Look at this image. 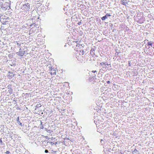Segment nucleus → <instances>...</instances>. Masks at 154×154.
<instances>
[{"instance_id": "nucleus-1", "label": "nucleus", "mask_w": 154, "mask_h": 154, "mask_svg": "<svg viewBox=\"0 0 154 154\" xmlns=\"http://www.w3.org/2000/svg\"><path fill=\"white\" fill-rule=\"evenodd\" d=\"M68 120V144L69 145V146L71 147L72 145V143H73L75 137L70 134L73 133L72 131L74 132L76 124L74 119L72 120L69 119Z\"/></svg>"}, {"instance_id": "nucleus-2", "label": "nucleus", "mask_w": 154, "mask_h": 154, "mask_svg": "<svg viewBox=\"0 0 154 154\" xmlns=\"http://www.w3.org/2000/svg\"><path fill=\"white\" fill-rule=\"evenodd\" d=\"M69 16L71 17L68 18V23L69 24H68V28L69 29H68V33L70 34V38H72L73 37V35L72 32H74V25L72 23V22L71 20L70 21V19H72V17L70 16ZM71 20H72V19H71Z\"/></svg>"}, {"instance_id": "nucleus-3", "label": "nucleus", "mask_w": 154, "mask_h": 154, "mask_svg": "<svg viewBox=\"0 0 154 154\" xmlns=\"http://www.w3.org/2000/svg\"><path fill=\"white\" fill-rule=\"evenodd\" d=\"M21 8L24 12L27 13L30 9V5L29 3H25L23 5Z\"/></svg>"}, {"instance_id": "nucleus-4", "label": "nucleus", "mask_w": 154, "mask_h": 154, "mask_svg": "<svg viewBox=\"0 0 154 154\" xmlns=\"http://www.w3.org/2000/svg\"><path fill=\"white\" fill-rule=\"evenodd\" d=\"M136 20L138 23L142 24L143 23L144 21H145V18L143 16H139L136 19Z\"/></svg>"}, {"instance_id": "nucleus-5", "label": "nucleus", "mask_w": 154, "mask_h": 154, "mask_svg": "<svg viewBox=\"0 0 154 154\" xmlns=\"http://www.w3.org/2000/svg\"><path fill=\"white\" fill-rule=\"evenodd\" d=\"M110 64H108L107 62H101L100 63L99 66H102L103 69H106L108 68L107 66H106V65L108 66Z\"/></svg>"}, {"instance_id": "nucleus-6", "label": "nucleus", "mask_w": 154, "mask_h": 154, "mask_svg": "<svg viewBox=\"0 0 154 154\" xmlns=\"http://www.w3.org/2000/svg\"><path fill=\"white\" fill-rule=\"evenodd\" d=\"M11 84L7 86L8 90V92L7 93V94H8V93H9V94L7 95V96H9V95L12 94L13 90L11 88Z\"/></svg>"}, {"instance_id": "nucleus-7", "label": "nucleus", "mask_w": 154, "mask_h": 154, "mask_svg": "<svg viewBox=\"0 0 154 154\" xmlns=\"http://www.w3.org/2000/svg\"><path fill=\"white\" fill-rule=\"evenodd\" d=\"M153 42H148L145 45V48L146 49H149L150 48V46H151L152 47V45L153 44Z\"/></svg>"}, {"instance_id": "nucleus-8", "label": "nucleus", "mask_w": 154, "mask_h": 154, "mask_svg": "<svg viewBox=\"0 0 154 154\" xmlns=\"http://www.w3.org/2000/svg\"><path fill=\"white\" fill-rule=\"evenodd\" d=\"M14 74H13V73L12 72H9V75L8 76V78H9V79H10L12 77H14Z\"/></svg>"}, {"instance_id": "nucleus-9", "label": "nucleus", "mask_w": 154, "mask_h": 154, "mask_svg": "<svg viewBox=\"0 0 154 154\" xmlns=\"http://www.w3.org/2000/svg\"><path fill=\"white\" fill-rule=\"evenodd\" d=\"M95 49L94 48H92L90 51V54L93 57L95 55Z\"/></svg>"}, {"instance_id": "nucleus-10", "label": "nucleus", "mask_w": 154, "mask_h": 154, "mask_svg": "<svg viewBox=\"0 0 154 154\" xmlns=\"http://www.w3.org/2000/svg\"><path fill=\"white\" fill-rule=\"evenodd\" d=\"M50 73L51 75H55L56 74V70L54 69H51Z\"/></svg>"}, {"instance_id": "nucleus-11", "label": "nucleus", "mask_w": 154, "mask_h": 154, "mask_svg": "<svg viewBox=\"0 0 154 154\" xmlns=\"http://www.w3.org/2000/svg\"><path fill=\"white\" fill-rule=\"evenodd\" d=\"M120 2L122 5L125 6H126L128 4V2H125V1L124 0H121Z\"/></svg>"}, {"instance_id": "nucleus-12", "label": "nucleus", "mask_w": 154, "mask_h": 154, "mask_svg": "<svg viewBox=\"0 0 154 154\" xmlns=\"http://www.w3.org/2000/svg\"><path fill=\"white\" fill-rule=\"evenodd\" d=\"M76 44V42H72V43L71 42L69 41V42H68V45H75Z\"/></svg>"}, {"instance_id": "nucleus-13", "label": "nucleus", "mask_w": 154, "mask_h": 154, "mask_svg": "<svg viewBox=\"0 0 154 154\" xmlns=\"http://www.w3.org/2000/svg\"><path fill=\"white\" fill-rule=\"evenodd\" d=\"M132 153V154H140V153L136 149L133 151Z\"/></svg>"}, {"instance_id": "nucleus-14", "label": "nucleus", "mask_w": 154, "mask_h": 154, "mask_svg": "<svg viewBox=\"0 0 154 154\" xmlns=\"http://www.w3.org/2000/svg\"><path fill=\"white\" fill-rule=\"evenodd\" d=\"M79 7L80 8H82L83 9H85L86 8V6L85 5L82 4L80 5Z\"/></svg>"}, {"instance_id": "nucleus-15", "label": "nucleus", "mask_w": 154, "mask_h": 154, "mask_svg": "<svg viewBox=\"0 0 154 154\" xmlns=\"http://www.w3.org/2000/svg\"><path fill=\"white\" fill-rule=\"evenodd\" d=\"M116 52L115 54V55L116 56H118L119 54L120 53V51L118 50H116Z\"/></svg>"}, {"instance_id": "nucleus-16", "label": "nucleus", "mask_w": 154, "mask_h": 154, "mask_svg": "<svg viewBox=\"0 0 154 154\" xmlns=\"http://www.w3.org/2000/svg\"><path fill=\"white\" fill-rule=\"evenodd\" d=\"M73 14V12H72V10L71 9H69V11L68 12V16H69V14H70V15H71L72 14Z\"/></svg>"}, {"instance_id": "nucleus-17", "label": "nucleus", "mask_w": 154, "mask_h": 154, "mask_svg": "<svg viewBox=\"0 0 154 154\" xmlns=\"http://www.w3.org/2000/svg\"><path fill=\"white\" fill-rule=\"evenodd\" d=\"M18 55H19L20 56H22L24 55V53L22 51H19V52H18Z\"/></svg>"}, {"instance_id": "nucleus-18", "label": "nucleus", "mask_w": 154, "mask_h": 154, "mask_svg": "<svg viewBox=\"0 0 154 154\" xmlns=\"http://www.w3.org/2000/svg\"><path fill=\"white\" fill-rule=\"evenodd\" d=\"M75 45H76V46L79 47L81 49H82V48L83 47L82 46L83 45H77V44Z\"/></svg>"}, {"instance_id": "nucleus-19", "label": "nucleus", "mask_w": 154, "mask_h": 154, "mask_svg": "<svg viewBox=\"0 0 154 154\" xmlns=\"http://www.w3.org/2000/svg\"><path fill=\"white\" fill-rule=\"evenodd\" d=\"M97 74V73H94L93 75H92V78H93V79H96V75Z\"/></svg>"}, {"instance_id": "nucleus-20", "label": "nucleus", "mask_w": 154, "mask_h": 154, "mask_svg": "<svg viewBox=\"0 0 154 154\" xmlns=\"http://www.w3.org/2000/svg\"><path fill=\"white\" fill-rule=\"evenodd\" d=\"M106 19H107V18L105 16V15L101 18V20L103 21L105 20Z\"/></svg>"}, {"instance_id": "nucleus-21", "label": "nucleus", "mask_w": 154, "mask_h": 154, "mask_svg": "<svg viewBox=\"0 0 154 154\" xmlns=\"http://www.w3.org/2000/svg\"><path fill=\"white\" fill-rule=\"evenodd\" d=\"M133 60H131L129 61H128V66H131V64H132V63H131V62Z\"/></svg>"}, {"instance_id": "nucleus-22", "label": "nucleus", "mask_w": 154, "mask_h": 154, "mask_svg": "<svg viewBox=\"0 0 154 154\" xmlns=\"http://www.w3.org/2000/svg\"><path fill=\"white\" fill-rule=\"evenodd\" d=\"M89 80L90 81H92L94 79H93V78H92V77L91 75L90 77L89 78Z\"/></svg>"}, {"instance_id": "nucleus-23", "label": "nucleus", "mask_w": 154, "mask_h": 154, "mask_svg": "<svg viewBox=\"0 0 154 154\" xmlns=\"http://www.w3.org/2000/svg\"><path fill=\"white\" fill-rule=\"evenodd\" d=\"M70 151L71 152H72V154H76L75 153H74L73 152H74V150H73L72 149H70ZM69 154H71L70 152H69Z\"/></svg>"}, {"instance_id": "nucleus-24", "label": "nucleus", "mask_w": 154, "mask_h": 154, "mask_svg": "<svg viewBox=\"0 0 154 154\" xmlns=\"http://www.w3.org/2000/svg\"><path fill=\"white\" fill-rule=\"evenodd\" d=\"M105 16L107 18L109 17H110L111 16V15L110 14H109L108 13L106 14L105 15Z\"/></svg>"}, {"instance_id": "nucleus-25", "label": "nucleus", "mask_w": 154, "mask_h": 154, "mask_svg": "<svg viewBox=\"0 0 154 154\" xmlns=\"http://www.w3.org/2000/svg\"><path fill=\"white\" fill-rule=\"evenodd\" d=\"M70 114L68 112V116H72V115L74 114V113L72 112V113L71 114V113H70Z\"/></svg>"}, {"instance_id": "nucleus-26", "label": "nucleus", "mask_w": 154, "mask_h": 154, "mask_svg": "<svg viewBox=\"0 0 154 154\" xmlns=\"http://www.w3.org/2000/svg\"><path fill=\"white\" fill-rule=\"evenodd\" d=\"M104 141L103 139H101L100 140V142L102 144H103V143H104Z\"/></svg>"}, {"instance_id": "nucleus-27", "label": "nucleus", "mask_w": 154, "mask_h": 154, "mask_svg": "<svg viewBox=\"0 0 154 154\" xmlns=\"http://www.w3.org/2000/svg\"><path fill=\"white\" fill-rule=\"evenodd\" d=\"M103 70L102 69H100L99 72H101L103 73Z\"/></svg>"}, {"instance_id": "nucleus-28", "label": "nucleus", "mask_w": 154, "mask_h": 154, "mask_svg": "<svg viewBox=\"0 0 154 154\" xmlns=\"http://www.w3.org/2000/svg\"><path fill=\"white\" fill-rule=\"evenodd\" d=\"M85 51H84L83 50H82V55H83L84 54H85Z\"/></svg>"}, {"instance_id": "nucleus-29", "label": "nucleus", "mask_w": 154, "mask_h": 154, "mask_svg": "<svg viewBox=\"0 0 154 154\" xmlns=\"http://www.w3.org/2000/svg\"><path fill=\"white\" fill-rule=\"evenodd\" d=\"M69 92H68V95H71L72 94V92H70L69 91Z\"/></svg>"}, {"instance_id": "nucleus-30", "label": "nucleus", "mask_w": 154, "mask_h": 154, "mask_svg": "<svg viewBox=\"0 0 154 154\" xmlns=\"http://www.w3.org/2000/svg\"><path fill=\"white\" fill-rule=\"evenodd\" d=\"M92 72H93V74L96 73H97V71L96 70H93L92 71Z\"/></svg>"}, {"instance_id": "nucleus-31", "label": "nucleus", "mask_w": 154, "mask_h": 154, "mask_svg": "<svg viewBox=\"0 0 154 154\" xmlns=\"http://www.w3.org/2000/svg\"><path fill=\"white\" fill-rule=\"evenodd\" d=\"M10 152L9 151H6V152H5V153L7 154H9L10 153Z\"/></svg>"}, {"instance_id": "nucleus-32", "label": "nucleus", "mask_w": 154, "mask_h": 154, "mask_svg": "<svg viewBox=\"0 0 154 154\" xmlns=\"http://www.w3.org/2000/svg\"><path fill=\"white\" fill-rule=\"evenodd\" d=\"M78 24L79 25H80L82 24V22L81 21L79 22L78 23Z\"/></svg>"}, {"instance_id": "nucleus-33", "label": "nucleus", "mask_w": 154, "mask_h": 154, "mask_svg": "<svg viewBox=\"0 0 154 154\" xmlns=\"http://www.w3.org/2000/svg\"><path fill=\"white\" fill-rule=\"evenodd\" d=\"M100 56L101 57H105V56L104 54H103L102 55H101V54H100Z\"/></svg>"}, {"instance_id": "nucleus-34", "label": "nucleus", "mask_w": 154, "mask_h": 154, "mask_svg": "<svg viewBox=\"0 0 154 154\" xmlns=\"http://www.w3.org/2000/svg\"><path fill=\"white\" fill-rule=\"evenodd\" d=\"M106 83H107V84H109L110 83V82L109 81H107L106 82Z\"/></svg>"}, {"instance_id": "nucleus-35", "label": "nucleus", "mask_w": 154, "mask_h": 154, "mask_svg": "<svg viewBox=\"0 0 154 154\" xmlns=\"http://www.w3.org/2000/svg\"><path fill=\"white\" fill-rule=\"evenodd\" d=\"M0 143H1V144H2V141L1 139H0Z\"/></svg>"}, {"instance_id": "nucleus-36", "label": "nucleus", "mask_w": 154, "mask_h": 154, "mask_svg": "<svg viewBox=\"0 0 154 154\" xmlns=\"http://www.w3.org/2000/svg\"><path fill=\"white\" fill-rule=\"evenodd\" d=\"M45 152L46 153L48 152V150H46V149L45 150Z\"/></svg>"}, {"instance_id": "nucleus-37", "label": "nucleus", "mask_w": 154, "mask_h": 154, "mask_svg": "<svg viewBox=\"0 0 154 154\" xmlns=\"http://www.w3.org/2000/svg\"><path fill=\"white\" fill-rule=\"evenodd\" d=\"M82 49L81 50H79V53L82 54Z\"/></svg>"}, {"instance_id": "nucleus-38", "label": "nucleus", "mask_w": 154, "mask_h": 154, "mask_svg": "<svg viewBox=\"0 0 154 154\" xmlns=\"http://www.w3.org/2000/svg\"><path fill=\"white\" fill-rule=\"evenodd\" d=\"M17 44L18 45V46H20V44H19L17 42Z\"/></svg>"}, {"instance_id": "nucleus-39", "label": "nucleus", "mask_w": 154, "mask_h": 154, "mask_svg": "<svg viewBox=\"0 0 154 154\" xmlns=\"http://www.w3.org/2000/svg\"><path fill=\"white\" fill-rule=\"evenodd\" d=\"M104 85L105 86H107V83H104Z\"/></svg>"}, {"instance_id": "nucleus-40", "label": "nucleus", "mask_w": 154, "mask_h": 154, "mask_svg": "<svg viewBox=\"0 0 154 154\" xmlns=\"http://www.w3.org/2000/svg\"><path fill=\"white\" fill-rule=\"evenodd\" d=\"M2 16H0V19H3V18H2Z\"/></svg>"}, {"instance_id": "nucleus-41", "label": "nucleus", "mask_w": 154, "mask_h": 154, "mask_svg": "<svg viewBox=\"0 0 154 154\" xmlns=\"http://www.w3.org/2000/svg\"><path fill=\"white\" fill-rule=\"evenodd\" d=\"M128 28V29H126V30L127 31H129L130 29L128 28Z\"/></svg>"}, {"instance_id": "nucleus-42", "label": "nucleus", "mask_w": 154, "mask_h": 154, "mask_svg": "<svg viewBox=\"0 0 154 154\" xmlns=\"http://www.w3.org/2000/svg\"><path fill=\"white\" fill-rule=\"evenodd\" d=\"M70 2H72L73 1V0H70Z\"/></svg>"}, {"instance_id": "nucleus-43", "label": "nucleus", "mask_w": 154, "mask_h": 154, "mask_svg": "<svg viewBox=\"0 0 154 154\" xmlns=\"http://www.w3.org/2000/svg\"><path fill=\"white\" fill-rule=\"evenodd\" d=\"M71 98V99H72V97H69V98Z\"/></svg>"}, {"instance_id": "nucleus-44", "label": "nucleus", "mask_w": 154, "mask_h": 154, "mask_svg": "<svg viewBox=\"0 0 154 154\" xmlns=\"http://www.w3.org/2000/svg\"><path fill=\"white\" fill-rule=\"evenodd\" d=\"M20 125H22V123H20Z\"/></svg>"}, {"instance_id": "nucleus-45", "label": "nucleus", "mask_w": 154, "mask_h": 154, "mask_svg": "<svg viewBox=\"0 0 154 154\" xmlns=\"http://www.w3.org/2000/svg\"><path fill=\"white\" fill-rule=\"evenodd\" d=\"M68 86H69V83H68Z\"/></svg>"}]
</instances>
